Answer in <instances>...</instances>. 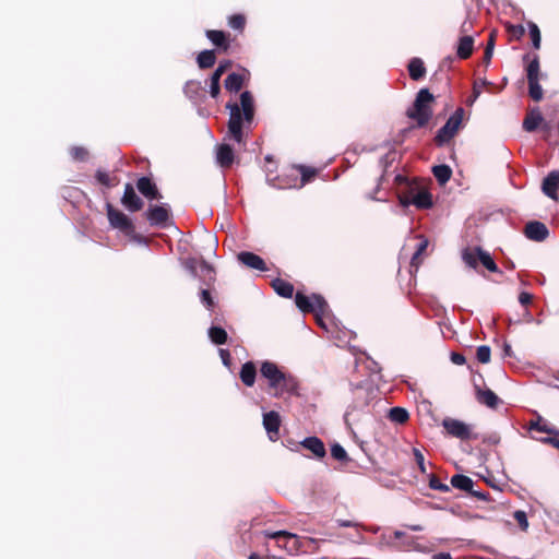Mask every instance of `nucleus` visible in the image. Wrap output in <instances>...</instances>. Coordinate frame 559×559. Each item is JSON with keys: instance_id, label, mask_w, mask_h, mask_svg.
I'll return each mask as SVG.
<instances>
[{"instance_id": "35", "label": "nucleus", "mask_w": 559, "mask_h": 559, "mask_svg": "<svg viewBox=\"0 0 559 559\" xmlns=\"http://www.w3.org/2000/svg\"><path fill=\"white\" fill-rule=\"evenodd\" d=\"M476 253L478 257L479 262L490 272H497L498 266L493 259L491 258L490 253L483 250L480 247H476Z\"/></svg>"}, {"instance_id": "33", "label": "nucleus", "mask_w": 559, "mask_h": 559, "mask_svg": "<svg viewBox=\"0 0 559 559\" xmlns=\"http://www.w3.org/2000/svg\"><path fill=\"white\" fill-rule=\"evenodd\" d=\"M388 417L392 423L403 425L408 420L409 414L406 408L395 406L389 411Z\"/></svg>"}, {"instance_id": "51", "label": "nucleus", "mask_w": 559, "mask_h": 559, "mask_svg": "<svg viewBox=\"0 0 559 559\" xmlns=\"http://www.w3.org/2000/svg\"><path fill=\"white\" fill-rule=\"evenodd\" d=\"M70 154L74 160L82 162L86 158L87 151L84 147L74 146L70 150Z\"/></svg>"}, {"instance_id": "14", "label": "nucleus", "mask_w": 559, "mask_h": 559, "mask_svg": "<svg viewBox=\"0 0 559 559\" xmlns=\"http://www.w3.org/2000/svg\"><path fill=\"white\" fill-rule=\"evenodd\" d=\"M237 259L240 263H242L243 265H246L250 269L262 271V272L267 270L264 260L260 255H258L253 252L241 251L238 253Z\"/></svg>"}, {"instance_id": "25", "label": "nucleus", "mask_w": 559, "mask_h": 559, "mask_svg": "<svg viewBox=\"0 0 559 559\" xmlns=\"http://www.w3.org/2000/svg\"><path fill=\"white\" fill-rule=\"evenodd\" d=\"M452 487L462 491L471 492L474 487V481L471 477L463 474H455L451 478Z\"/></svg>"}, {"instance_id": "6", "label": "nucleus", "mask_w": 559, "mask_h": 559, "mask_svg": "<svg viewBox=\"0 0 559 559\" xmlns=\"http://www.w3.org/2000/svg\"><path fill=\"white\" fill-rule=\"evenodd\" d=\"M442 427L450 436L460 440L477 439V435L473 433L472 427L462 420L448 417L442 420Z\"/></svg>"}, {"instance_id": "38", "label": "nucleus", "mask_w": 559, "mask_h": 559, "mask_svg": "<svg viewBox=\"0 0 559 559\" xmlns=\"http://www.w3.org/2000/svg\"><path fill=\"white\" fill-rule=\"evenodd\" d=\"M539 58L534 56L526 67L527 81L539 80Z\"/></svg>"}, {"instance_id": "61", "label": "nucleus", "mask_w": 559, "mask_h": 559, "mask_svg": "<svg viewBox=\"0 0 559 559\" xmlns=\"http://www.w3.org/2000/svg\"><path fill=\"white\" fill-rule=\"evenodd\" d=\"M469 493L473 497H476L477 499L483 500V501H487L488 497H489V495L487 492L474 490V488L472 489V491Z\"/></svg>"}, {"instance_id": "44", "label": "nucleus", "mask_w": 559, "mask_h": 559, "mask_svg": "<svg viewBox=\"0 0 559 559\" xmlns=\"http://www.w3.org/2000/svg\"><path fill=\"white\" fill-rule=\"evenodd\" d=\"M429 487L433 490H438L441 492L450 491V487L447 484H443L437 476L433 474H429Z\"/></svg>"}, {"instance_id": "40", "label": "nucleus", "mask_w": 559, "mask_h": 559, "mask_svg": "<svg viewBox=\"0 0 559 559\" xmlns=\"http://www.w3.org/2000/svg\"><path fill=\"white\" fill-rule=\"evenodd\" d=\"M528 94L535 100L539 102L543 98V88L539 84V80L527 81Z\"/></svg>"}, {"instance_id": "36", "label": "nucleus", "mask_w": 559, "mask_h": 559, "mask_svg": "<svg viewBox=\"0 0 559 559\" xmlns=\"http://www.w3.org/2000/svg\"><path fill=\"white\" fill-rule=\"evenodd\" d=\"M209 337L211 338V341L216 344V345H223L227 342V332L221 328V326H216V325H212L210 329H209Z\"/></svg>"}, {"instance_id": "43", "label": "nucleus", "mask_w": 559, "mask_h": 559, "mask_svg": "<svg viewBox=\"0 0 559 559\" xmlns=\"http://www.w3.org/2000/svg\"><path fill=\"white\" fill-rule=\"evenodd\" d=\"M528 31H530V36H531V39H532V45L535 49H539L540 47V31L538 28V26L533 23V22H530L528 23Z\"/></svg>"}, {"instance_id": "57", "label": "nucleus", "mask_w": 559, "mask_h": 559, "mask_svg": "<svg viewBox=\"0 0 559 559\" xmlns=\"http://www.w3.org/2000/svg\"><path fill=\"white\" fill-rule=\"evenodd\" d=\"M95 177L99 183L106 187L110 186V178L107 173L97 170Z\"/></svg>"}, {"instance_id": "30", "label": "nucleus", "mask_w": 559, "mask_h": 559, "mask_svg": "<svg viewBox=\"0 0 559 559\" xmlns=\"http://www.w3.org/2000/svg\"><path fill=\"white\" fill-rule=\"evenodd\" d=\"M312 295L306 296L300 292H297L295 295V302L298 309L302 312H313L316 306L312 302Z\"/></svg>"}, {"instance_id": "46", "label": "nucleus", "mask_w": 559, "mask_h": 559, "mask_svg": "<svg viewBox=\"0 0 559 559\" xmlns=\"http://www.w3.org/2000/svg\"><path fill=\"white\" fill-rule=\"evenodd\" d=\"M490 355H491V349L489 346L487 345H480L478 348H477V352H476V357H477V360L481 364H487L490 361Z\"/></svg>"}, {"instance_id": "54", "label": "nucleus", "mask_w": 559, "mask_h": 559, "mask_svg": "<svg viewBox=\"0 0 559 559\" xmlns=\"http://www.w3.org/2000/svg\"><path fill=\"white\" fill-rule=\"evenodd\" d=\"M428 240L423 238L417 246L415 253L412 257V265H416V260L421 255V253L427 249Z\"/></svg>"}, {"instance_id": "29", "label": "nucleus", "mask_w": 559, "mask_h": 559, "mask_svg": "<svg viewBox=\"0 0 559 559\" xmlns=\"http://www.w3.org/2000/svg\"><path fill=\"white\" fill-rule=\"evenodd\" d=\"M527 429L530 431L545 432L549 436H552V433H559V430L544 421L542 416H538L537 420H532L528 424Z\"/></svg>"}, {"instance_id": "2", "label": "nucleus", "mask_w": 559, "mask_h": 559, "mask_svg": "<svg viewBox=\"0 0 559 559\" xmlns=\"http://www.w3.org/2000/svg\"><path fill=\"white\" fill-rule=\"evenodd\" d=\"M226 109L229 110L228 135L237 143L243 141V122L252 123L254 117V100L249 91L240 94V104L227 103Z\"/></svg>"}, {"instance_id": "64", "label": "nucleus", "mask_w": 559, "mask_h": 559, "mask_svg": "<svg viewBox=\"0 0 559 559\" xmlns=\"http://www.w3.org/2000/svg\"><path fill=\"white\" fill-rule=\"evenodd\" d=\"M432 559H452L449 552H438L432 556Z\"/></svg>"}, {"instance_id": "60", "label": "nucleus", "mask_w": 559, "mask_h": 559, "mask_svg": "<svg viewBox=\"0 0 559 559\" xmlns=\"http://www.w3.org/2000/svg\"><path fill=\"white\" fill-rule=\"evenodd\" d=\"M451 361L454 364V365H464L466 359H465V356L463 354H460V353H456V352H452L451 353Z\"/></svg>"}, {"instance_id": "58", "label": "nucleus", "mask_w": 559, "mask_h": 559, "mask_svg": "<svg viewBox=\"0 0 559 559\" xmlns=\"http://www.w3.org/2000/svg\"><path fill=\"white\" fill-rule=\"evenodd\" d=\"M219 356L222 359V362L225 367L229 368L231 365V357L228 349L221 348L219 349Z\"/></svg>"}, {"instance_id": "32", "label": "nucleus", "mask_w": 559, "mask_h": 559, "mask_svg": "<svg viewBox=\"0 0 559 559\" xmlns=\"http://www.w3.org/2000/svg\"><path fill=\"white\" fill-rule=\"evenodd\" d=\"M215 52L214 50L205 49L198 55L197 62L201 69H210L215 64Z\"/></svg>"}, {"instance_id": "11", "label": "nucleus", "mask_w": 559, "mask_h": 559, "mask_svg": "<svg viewBox=\"0 0 559 559\" xmlns=\"http://www.w3.org/2000/svg\"><path fill=\"white\" fill-rule=\"evenodd\" d=\"M281 426V416L275 411H270L263 414V427L267 432L270 440L275 441L278 439Z\"/></svg>"}, {"instance_id": "34", "label": "nucleus", "mask_w": 559, "mask_h": 559, "mask_svg": "<svg viewBox=\"0 0 559 559\" xmlns=\"http://www.w3.org/2000/svg\"><path fill=\"white\" fill-rule=\"evenodd\" d=\"M432 174L439 183L444 185L450 180L452 176V169L445 164L436 165L432 167Z\"/></svg>"}, {"instance_id": "18", "label": "nucleus", "mask_w": 559, "mask_h": 559, "mask_svg": "<svg viewBox=\"0 0 559 559\" xmlns=\"http://www.w3.org/2000/svg\"><path fill=\"white\" fill-rule=\"evenodd\" d=\"M265 170V177L266 182L269 186L276 188V189H288L293 186L287 183L282 177L280 176H273V174L276 171V164H265L264 166Z\"/></svg>"}, {"instance_id": "55", "label": "nucleus", "mask_w": 559, "mask_h": 559, "mask_svg": "<svg viewBox=\"0 0 559 559\" xmlns=\"http://www.w3.org/2000/svg\"><path fill=\"white\" fill-rule=\"evenodd\" d=\"M487 84H490V83L486 80H480L479 82H475V84L473 86V95L469 99V104H473L479 97V95L481 94L480 87L485 86Z\"/></svg>"}, {"instance_id": "20", "label": "nucleus", "mask_w": 559, "mask_h": 559, "mask_svg": "<svg viewBox=\"0 0 559 559\" xmlns=\"http://www.w3.org/2000/svg\"><path fill=\"white\" fill-rule=\"evenodd\" d=\"M239 377L247 386H252L255 382L257 368L252 361H247L241 366Z\"/></svg>"}, {"instance_id": "31", "label": "nucleus", "mask_w": 559, "mask_h": 559, "mask_svg": "<svg viewBox=\"0 0 559 559\" xmlns=\"http://www.w3.org/2000/svg\"><path fill=\"white\" fill-rule=\"evenodd\" d=\"M544 118L539 111H532L523 121V129L527 132L535 131L543 122Z\"/></svg>"}, {"instance_id": "39", "label": "nucleus", "mask_w": 559, "mask_h": 559, "mask_svg": "<svg viewBox=\"0 0 559 559\" xmlns=\"http://www.w3.org/2000/svg\"><path fill=\"white\" fill-rule=\"evenodd\" d=\"M312 302L316 306L313 313H330V308L325 299L319 294H312Z\"/></svg>"}, {"instance_id": "24", "label": "nucleus", "mask_w": 559, "mask_h": 559, "mask_svg": "<svg viewBox=\"0 0 559 559\" xmlns=\"http://www.w3.org/2000/svg\"><path fill=\"white\" fill-rule=\"evenodd\" d=\"M477 400L479 403L490 408H496L497 405L500 403V399L498 397V395L490 389L478 390Z\"/></svg>"}, {"instance_id": "45", "label": "nucleus", "mask_w": 559, "mask_h": 559, "mask_svg": "<svg viewBox=\"0 0 559 559\" xmlns=\"http://www.w3.org/2000/svg\"><path fill=\"white\" fill-rule=\"evenodd\" d=\"M185 269L194 278H197L199 276V271H200V261L194 259V258L187 259L186 262H185Z\"/></svg>"}, {"instance_id": "19", "label": "nucleus", "mask_w": 559, "mask_h": 559, "mask_svg": "<svg viewBox=\"0 0 559 559\" xmlns=\"http://www.w3.org/2000/svg\"><path fill=\"white\" fill-rule=\"evenodd\" d=\"M216 159L221 167H230L234 163V150L228 144H221L217 146Z\"/></svg>"}, {"instance_id": "9", "label": "nucleus", "mask_w": 559, "mask_h": 559, "mask_svg": "<svg viewBox=\"0 0 559 559\" xmlns=\"http://www.w3.org/2000/svg\"><path fill=\"white\" fill-rule=\"evenodd\" d=\"M264 535L269 538L275 539L277 545L288 552L298 550L296 535L287 531L269 532L265 531Z\"/></svg>"}, {"instance_id": "3", "label": "nucleus", "mask_w": 559, "mask_h": 559, "mask_svg": "<svg viewBox=\"0 0 559 559\" xmlns=\"http://www.w3.org/2000/svg\"><path fill=\"white\" fill-rule=\"evenodd\" d=\"M260 373L267 380L269 388L275 390V397H280L285 393L289 395L297 394L298 381L296 378L281 370L275 362L270 360L263 361L260 367Z\"/></svg>"}, {"instance_id": "21", "label": "nucleus", "mask_w": 559, "mask_h": 559, "mask_svg": "<svg viewBox=\"0 0 559 559\" xmlns=\"http://www.w3.org/2000/svg\"><path fill=\"white\" fill-rule=\"evenodd\" d=\"M474 49V38L472 36H462L459 39L456 47V56L460 59H467Z\"/></svg>"}, {"instance_id": "48", "label": "nucleus", "mask_w": 559, "mask_h": 559, "mask_svg": "<svg viewBox=\"0 0 559 559\" xmlns=\"http://www.w3.org/2000/svg\"><path fill=\"white\" fill-rule=\"evenodd\" d=\"M462 258L467 265L476 267L478 260L476 248L474 250H464Z\"/></svg>"}, {"instance_id": "41", "label": "nucleus", "mask_w": 559, "mask_h": 559, "mask_svg": "<svg viewBox=\"0 0 559 559\" xmlns=\"http://www.w3.org/2000/svg\"><path fill=\"white\" fill-rule=\"evenodd\" d=\"M331 455L340 462H347L349 460L346 450L340 443L331 445Z\"/></svg>"}, {"instance_id": "7", "label": "nucleus", "mask_w": 559, "mask_h": 559, "mask_svg": "<svg viewBox=\"0 0 559 559\" xmlns=\"http://www.w3.org/2000/svg\"><path fill=\"white\" fill-rule=\"evenodd\" d=\"M106 210L110 226L121 230L126 235L134 233V225L124 213L116 210L110 203L106 204Z\"/></svg>"}, {"instance_id": "27", "label": "nucleus", "mask_w": 559, "mask_h": 559, "mask_svg": "<svg viewBox=\"0 0 559 559\" xmlns=\"http://www.w3.org/2000/svg\"><path fill=\"white\" fill-rule=\"evenodd\" d=\"M272 287L275 293L284 298H290L294 294V286L282 278H275L272 281Z\"/></svg>"}, {"instance_id": "12", "label": "nucleus", "mask_w": 559, "mask_h": 559, "mask_svg": "<svg viewBox=\"0 0 559 559\" xmlns=\"http://www.w3.org/2000/svg\"><path fill=\"white\" fill-rule=\"evenodd\" d=\"M524 233L528 239L534 240V241H543L549 235V230H548L547 226L544 223H540L538 221L528 222L525 225Z\"/></svg>"}, {"instance_id": "16", "label": "nucleus", "mask_w": 559, "mask_h": 559, "mask_svg": "<svg viewBox=\"0 0 559 559\" xmlns=\"http://www.w3.org/2000/svg\"><path fill=\"white\" fill-rule=\"evenodd\" d=\"M136 188L140 193L148 200H158L162 198L156 185L148 177H141L136 182Z\"/></svg>"}, {"instance_id": "26", "label": "nucleus", "mask_w": 559, "mask_h": 559, "mask_svg": "<svg viewBox=\"0 0 559 559\" xmlns=\"http://www.w3.org/2000/svg\"><path fill=\"white\" fill-rule=\"evenodd\" d=\"M370 393L367 389L357 386L354 391L353 409H362L369 404Z\"/></svg>"}, {"instance_id": "22", "label": "nucleus", "mask_w": 559, "mask_h": 559, "mask_svg": "<svg viewBox=\"0 0 559 559\" xmlns=\"http://www.w3.org/2000/svg\"><path fill=\"white\" fill-rule=\"evenodd\" d=\"M205 286H211L215 282V270L205 260H200V274L198 276Z\"/></svg>"}, {"instance_id": "17", "label": "nucleus", "mask_w": 559, "mask_h": 559, "mask_svg": "<svg viewBox=\"0 0 559 559\" xmlns=\"http://www.w3.org/2000/svg\"><path fill=\"white\" fill-rule=\"evenodd\" d=\"M300 444L305 449L309 450L317 459H323L326 454L324 443L318 437H307L300 442Z\"/></svg>"}, {"instance_id": "50", "label": "nucleus", "mask_w": 559, "mask_h": 559, "mask_svg": "<svg viewBox=\"0 0 559 559\" xmlns=\"http://www.w3.org/2000/svg\"><path fill=\"white\" fill-rule=\"evenodd\" d=\"M413 455L418 465L420 473L426 474L427 473L426 463H425V457H424V454L421 453V451L417 448H413Z\"/></svg>"}, {"instance_id": "13", "label": "nucleus", "mask_w": 559, "mask_h": 559, "mask_svg": "<svg viewBox=\"0 0 559 559\" xmlns=\"http://www.w3.org/2000/svg\"><path fill=\"white\" fill-rule=\"evenodd\" d=\"M558 189H559V171L552 170L544 178L543 183H542V191L545 195H547L551 200L557 201L558 200V194H557Z\"/></svg>"}, {"instance_id": "8", "label": "nucleus", "mask_w": 559, "mask_h": 559, "mask_svg": "<svg viewBox=\"0 0 559 559\" xmlns=\"http://www.w3.org/2000/svg\"><path fill=\"white\" fill-rule=\"evenodd\" d=\"M144 215L151 226L166 227L167 222L170 219V209L167 203L150 205Z\"/></svg>"}, {"instance_id": "1", "label": "nucleus", "mask_w": 559, "mask_h": 559, "mask_svg": "<svg viewBox=\"0 0 559 559\" xmlns=\"http://www.w3.org/2000/svg\"><path fill=\"white\" fill-rule=\"evenodd\" d=\"M394 186L396 189L400 205L404 209L414 205L418 210H428L432 207V195L420 180L397 174L394 177Z\"/></svg>"}, {"instance_id": "10", "label": "nucleus", "mask_w": 559, "mask_h": 559, "mask_svg": "<svg viewBox=\"0 0 559 559\" xmlns=\"http://www.w3.org/2000/svg\"><path fill=\"white\" fill-rule=\"evenodd\" d=\"M121 203L130 212L140 211L144 205V202L136 194L131 183L126 185L123 195L121 198Z\"/></svg>"}, {"instance_id": "52", "label": "nucleus", "mask_w": 559, "mask_h": 559, "mask_svg": "<svg viewBox=\"0 0 559 559\" xmlns=\"http://www.w3.org/2000/svg\"><path fill=\"white\" fill-rule=\"evenodd\" d=\"M201 302L207 308L211 309L214 306L213 298L206 288H202L200 292Z\"/></svg>"}, {"instance_id": "62", "label": "nucleus", "mask_w": 559, "mask_h": 559, "mask_svg": "<svg viewBox=\"0 0 559 559\" xmlns=\"http://www.w3.org/2000/svg\"><path fill=\"white\" fill-rule=\"evenodd\" d=\"M328 316H329V313H316V319H317L318 324L324 330H328V325L324 321L325 317H328Z\"/></svg>"}, {"instance_id": "59", "label": "nucleus", "mask_w": 559, "mask_h": 559, "mask_svg": "<svg viewBox=\"0 0 559 559\" xmlns=\"http://www.w3.org/2000/svg\"><path fill=\"white\" fill-rule=\"evenodd\" d=\"M533 300V295L527 293V292H522L520 295H519V302L522 305V306H527L532 302Z\"/></svg>"}, {"instance_id": "15", "label": "nucleus", "mask_w": 559, "mask_h": 559, "mask_svg": "<svg viewBox=\"0 0 559 559\" xmlns=\"http://www.w3.org/2000/svg\"><path fill=\"white\" fill-rule=\"evenodd\" d=\"M230 61L226 60L224 62H221L218 67L214 70L210 78V95L213 98H216L219 95L221 92V78L226 72V70L230 67Z\"/></svg>"}, {"instance_id": "4", "label": "nucleus", "mask_w": 559, "mask_h": 559, "mask_svg": "<svg viewBox=\"0 0 559 559\" xmlns=\"http://www.w3.org/2000/svg\"><path fill=\"white\" fill-rule=\"evenodd\" d=\"M435 100V96L429 92L428 88H421L416 95L412 108L407 109L406 115L409 119L416 121L417 127H425L431 116L432 109L430 104Z\"/></svg>"}, {"instance_id": "28", "label": "nucleus", "mask_w": 559, "mask_h": 559, "mask_svg": "<svg viewBox=\"0 0 559 559\" xmlns=\"http://www.w3.org/2000/svg\"><path fill=\"white\" fill-rule=\"evenodd\" d=\"M409 76L414 81H419L426 73V68L420 58H413L408 63Z\"/></svg>"}, {"instance_id": "37", "label": "nucleus", "mask_w": 559, "mask_h": 559, "mask_svg": "<svg viewBox=\"0 0 559 559\" xmlns=\"http://www.w3.org/2000/svg\"><path fill=\"white\" fill-rule=\"evenodd\" d=\"M206 37L212 41L216 47H223L227 49L228 43L226 38V34L223 31H206Z\"/></svg>"}, {"instance_id": "56", "label": "nucleus", "mask_w": 559, "mask_h": 559, "mask_svg": "<svg viewBox=\"0 0 559 559\" xmlns=\"http://www.w3.org/2000/svg\"><path fill=\"white\" fill-rule=\"evenodd\" d=\"M300 170H301V179H300V185L298 186V188L304 187L310 180V178L312 176H314V174H316V171L313 169L307 168L305 166H301Z\"/></svg>"}, {"instance_id": "53", "label": "nucleus", "mask_w": 559, "mask_h": 559, "mask_svg": "<svg viewBox=\"0 0 559 559\" xmlns=\"http://www.w3.org/2000/svg\"><path fill=\"white\" fill-rule=\"evenodd\" d=\"M493 48H495V38H493V35H490L488 43L486 45V48H485V52H484V60L487 63H489L491 60V57L493 53Z\"/></svg>"}, {"instance_id": "5", "label": "nucleus", "mask_w": 559, "mask_h": 559, "mask_svg": "<svg viewBox=\"0 0 559 559\" xmlns=\"http://www.w3.org/2000/svg\"><path fill=\"white\" fill-rule=\"evenodd\" d=\"M464 109L462 107L456 108L444 126L438 130L435 136V141L438 146L444 145L455 135L462 123Z\"/></svg>"}, {"instance_id": "23", "label": "nucleus", "mask_w": 559, "mask_h": 559, "mask_svg": "<svg viewBox=\"0 0 559 559\" xmlns=\"http://www.w3.org/2000/svg\"><path fill=\"white\" fill-rule=\"evenodd\" d=\"M245 82V74L231 72L227 75L224 86L227 91L237 93L241 90Z\"/></svg>"}, {"instance_id": "42", "label": "nucleus", "mask_w": 559, "mask_h": 559, "mask_svg": "<svg viewBox=\"0 0 559 559\" xmlns=\"http://www.w3.org/2000/svg\"><path fill=\"white\" fill-rule=\"evenodd\" d=\"M201 88V82L191 80L186 83L183 91L189 98H194Z\"/></svg>"}, {"instance_id": "63", "label": "nucleus", "mask_w": 559, "mask_h": 559, "mask_svg": "<svg viewBox=\"0 0 559 559\" xmlns=\"http://www.w3.org/2000/svg\"><path fill=\"white\" fill-rule=\"evenodd\" d=\"M484 441L490 444H498L500 442V436L498 433H491L486 437Z\"/></svg>"}, {"instance_id": "47", "label": "nucleus", "mask_w": 559, "mask_h": 559, "mask_svg": "<svg viewBox=\"0 0 559 559\" xmlns=\"http://www.w3.org/2000/svg\"><path fill=\"white\" fill-rule=\"evenodd\" d=\"M228 24L234 29L242 31L246 24V19L242 14H234L229 17Z\"/></svg>"}, {"instance_id": "49", "label": "nucleus", "mask_w": 559, "mask_h": 559, "mask_svg": "<svg viewBox=\"0 0 559 559\" xmlns=\"http://www.w3.org/2000/svg\"><path fill=\"white\" fill-rule=\"evenodd\" d=\"M514 519L516 520L519 526L521 527L522 531H527L528 528V521H527V515H526V512L523 511V510H516L513 514Z\"/></svg>"}]
</instances>
